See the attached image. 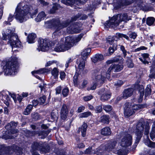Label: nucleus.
Segmentation results:
<instances>
[{
  "mask_svg": "<svg viewBox=\"0 0 155 155\" xmlns=\"http://www.w3.org/2000/svg\"><path fill=\"white\" fill-rule=\"evenodd\" d=\"M114 41H116L114 36L113 37L109 36L106 39V43H109L110 45H112V44L114 43Z\"/></svg>",
  "mask_w": 155,
  "mask_h": 155,
  "instance_id": "c03bdc74",
  "label": "nucleus"
},
{
  "mask_svg": "<svg viewBox=\"0 0 155 155\" xmlns=\"http://www.w3.org/2000/svg\"><path fill=\"white\" fill-rule=\"evenodd\" d=\"M18 5L15 9V18L18 19L20 22L22 23L24 20L25 16L26 15H25V13L21 8H18Z\"/></svg>",
  "mask_w": 155,
  "mask_h": 155,
  "instance_id": "ddd939ff",
  "label": "nucleus"
},
{
  "mask_svg": "<svg viewBox=\"0 0 155 155\" xmlns=\"http://www.w3.org/2000/svg\"><path fill=\"white\" fill-rule=\"evenodd\" d=\"M88 127V125L87 123L84 122L81 127L78 128V131L79 132H81V136L83 137L86 136V132Z\"/></svg>",
  "mask_w": 155,
  "mask_h": 155,
  "instance_id": "412c9836",
  "label": "nucleus"
},
{
  "mask_svg": "<svg viewBox=\"0 0 155 155\" xmlns=\"http://www.w3.org/2000/svg\"><path fill=\"white\" fill-rule=\"evenodd\" d=\"M51 129H49L47 130L39 131V136H41V138H46L51 132Z\"/></svg>",
  "mask_w": 155,
  "mask_h": 155,
  "instance_id": "c85d7f7f",
  "label": "nucleus"
},
{
  "mask_svg": "<svg viewBox=\"0 0 155 155\" xmlns=\"http://www.w3.org/2000/svg\"><path fill=\"white\" fill-rule=\"evenodd\" d=\"M103 108L107 113L113 109L112 106L110 105H103Z\"/></svg>",
  "mask_w": 155,
  "mask_h": 155,
  "instance_id": "8fccbe9b",
  "label": "nucleus"
},
{
  "mask_svg": "<svg viewBox=\"0 0 155 155\" xmlns=\"http://www.w3.org/2000/svg\"><path fill=\"white\" fill-rule=\"evenodd\" d=\"M91 48H88L83 50L81 53V57L78 58L76 61V63L78 64L79 72L83 71L85 67V61L91 52Z\"/></svg>",
  "mask_w": 155,
  "mask_h": 155,
  "instance_id": "20e7f679",
  "label": "nucleus"
},
{
  "mask_svg": "<svg viewBox=\"0 0 155 155\" xmlns=\"http://www.w3.org/2000/svg\"><path fill=\"white\" fill-rule=\"evenodd\" d=\"M100 122L104 124H108L110 123L109 116L108 115H103L100 118Z\"/></svg>",
  "mask_w": 155,
  "mask_h": 155,
  "instance_id": "b1692460",
  "label": "nucleus"
},
{
  "mask_svg": "<svg viewBox=\"0 0 155 155\" xmlns=\"http://www.w3.org/2000/svg\"><path fill=\"white\" fill-rule=\"evenodd\" d=\"M119 59L117 62H118L117 64H112L108 69L106 74L109 75V77H110L111 72L114 71V72H117L120 71L123 69L124 59L120 56Z\"/></svg>",
  "mask_w": 155,
  "mask_h": 155,
  "instance_id": "423d86ee",
  "label": "nucleus"
},
{
  "mask_svg": "<svg viewBox=\"0 0 155 155\" xmlns=\"http://www.w3.org/2000/svg\"><path fill=\"white\" fill-rule=\"evenodd\" d=\"M120 56V55L115 56L111 59L107 61L106 63L107 64H114V63L117 62L119 61Z\"/></svg>",
  "mask_w": 155,
  "mask_h": 155,
  "instance_id": "473e14b6",
  "label": "nucleus"
},
{
  "mask_svg": "<svg viewBox=\"0 0 155 155\" xmlns=\"http://www.w3.org/2000/svg\"><path fill=\"white\" fill-rule=\"evenodd\" d=\"M38 41V47L42 51H45L46 50L47 48L51 47L54 45V43L48 38L43 39L41 38H39Z\"/></svg>",
  "mask_w": 155,
  "mask_h": 155,
  "instance_id": "6e6552de",
  "label": "nucleus"
},
{
  "mask_svg": "<svg viewBox=\"0 0 155 155\" xmlns=\"http://www.w3.org/2000/svg\"><path fill=\"white\" fill-rule=\"evenodd\" d=\"M8 133H10L11 134H14L18 132V130L17 129H15L12 128L8 131Z\"/></svg>",
  "mask_w": 155,
  "mask_h": 155,
  "instance_id": "e2e57ef3",
  "label": "nucleus"
},
{
  "mask_svg": "<svg viewBox=\"0 0 155 155\" xmlns=\"http://www.w3.org/2000/svg\"><path fill=\"white\" fill-rule=\"evenodd\" d=\"M46 69L45 68H40L38 70L34 71L31 72L32 75H35V74H41L45 73L46 72Z\"/></svg>",
  "mask_w": 155,
  "mask_h": 155,
  "instance_id": "79ce46f5",
  "label": "nucleus"
},
{
  "mask_svg": "<svg viewBox=\"0 0 155 155\" xmlns=\"http://www.w3.org/2000/svg\"><path fill=\"white\" fill-rule=\"evenodd\" d=\"M135 113V111L132 110L131 105L126 104L124 108V114L125 116L130 117Z\"/></svg>",
  "mask_w": 155,
  "mask_h": 155,
  "instance_id": "f3484780",
  "label": "nucleus"
},
{
  "mask_svg": "<svg viewBox=\"0 0 155 155\" xmlns=\"http://www.w3.org/2000/svg\"><path fill=\"white\" fill-rule=\"evenodd\" d=\"M31 117L34 121H36L41 119V116L37 112H34L31 114Z\"/></svg>",
  "mask_w": 155,
  "mask_h": 155,
  "instance_id": "49530a36",
  "label": "nucleus"
},
{
  "mask_svg": "<svg viewBox=\"0 0 155 155\" xmlns=\"http://www.w3.org/2000/svg\"><path fill=\"white\" fill-rule=\"evenodd\" d=\"M115 38L116 39V41H117L118 39L123 38V34L120 33H117L116 34V35H115Z\"/></svg>",
  "mask_w": 155,
  "mask_h": 155,
  "instance_id": "774afa93",
  "label": "nucleus"
},
{
  "mask_svg": "<svg viewBox=\"0 0 155 155\" xmlns=\"http://www.w3.org/2000/svg\"><path fill=\"white\" fill-rule=\"evenodd\" d=\"M45 16V14L44 12H41L38 15L36 18H35V20L37 22H39L43 20Z\"/></svg>",
  "mask_w": 155,
  "mask_h": 155,
  "instance_id": "2f4dec72",
  "label": "nucleus"
},
{
  "mask_svg": "<svg viewBox=\"0 0 155 155\" xmlns=\"http://www.w3.org/2000/svg\"><path fill=\"white\" fill-rule=\"evenodd\" d=\"M32 107H36L38 104L39 105V103L38 100L37 99H34L32 101Z\"/></svg>",
  "mask_w": 155,
  "mask_h": 155,
  "instance_id": "052dcab7",
  "label": "nucleus"
},
{
  "mask_svg": "<svg viewBox=\"0 0 155 155\" xmlns=\"http://www.w3.org/2000/svg\"><path fill=\"white\" fill-rule=\"evenodd\" d=\"M60 7V5L57 3H54L53 4V6L48 11L50 14H55L56 12L58 10Z\"/></svg>",
  "mask_w": 155,
  "mask_h": 155,
  "instance_id": "a878e982",
  "label": "nucleus"
},
{
  "mask_svg": "<svg viewBox=\"0 0 155 155\" xmlns=\"http://www.w3.org/2000/svg\"><path fill=\"white\" fill-rule=\"evenodd\" d=\"M117 142L115 141H110L104 146H101L98 148L97 152L102 155L105 151H111L112 149L114 148L117 144Z\"/></svg>",
  "mask_w": 155,
  "mask_h": 155,
  "instance_id": "1a4fd4ad",
  "label": "nucleus"
},
{
  "mask_svg": "<svg viewBox=\"0 0 155 155\" xmlns=\"http://www.w3.org/2000/svg\"><path fill=\"white\" fill-rule=\"evenodd\" d=\"M126 150L124 149H120L118 150L117 153L118 155H126Z\"/></svg>",
  "mask_w": 155,
  "mask_h": 155,
  "instance_id": "13d9d810",
  "label": "nucleus"
},
{
  "mask_svg": "<svg viewBox=\"0 0 155 155\" xmlns=\"http://www.w3.org/2000/svg\"><path fill=\"white\" fill-rule=\"evenodd\" d=\"M69 92V90L68 88L67 87H64L62 91V94L63 97H67L68 95Z\"/></svg>",
  "mask_w": 155,
  "mask_h": 155,
  "instance_id": "de8ad7c7",
  "label": "nucleus"
},
{
  "mask_svg": "<svg viewBox=\"0 0 155 155\" xmlns=\"http://www.w3.org/2000/svg\"><path fill=\"white\" fill-rule=\"evenodd\" d=\"M109 19L114 23V25L117 27L119 25V23L118 22L117 20L118 18V16L117 15H114L112 17H109Z\"/></svg>",
  "mask_w": 155,
  "mask_h": 155,
  "instance_id": "a19ab883",
  "label": "nucleus"
},
{
  "mask_svg": "<svg viewBox=\"0 0 155 155\" xmlns=\"http://www.w3.org/2000/svg\"><path fill=\"white\" fill-rule=\"evenodd\" d=\"M131 3V1H127V0H117L115 4L114 8L118 10L122 7L130 5Z\"/></svg>",
  "mask_w": 155,
  "mask_h": 155,
  "instance_id": "4468645a",
  "label": "nucleus"
},
{
  "mask_svg": "<svg viewBox=\"0 0 155 155\" xmlns=\"http://www.w3.org/2000/svg\"><path fill=\"white\" fill-rule=\"evenodd\" d=\"M128 16L127 14H123L122 17L121 21H128L129 19L128 18Z\"/></svg>",
  "mask_w": 155,
  "mask_h": 155,
  "instance_id": "4d7b16f0",
  "label": "nucleus"
},
{
  "mask_svg": "<svg viewBox=\"0 0 155 155\" xmlns=\"http://www.w3.org/2000/svg\"><path fill=\"white\" fill-rule=\"evenodd\" d=\"M104 59L103 55L101 54H96L95 56L91 58L92 61L95 63L97 61H101Z\"/></svg>",
  "mask_w": 155,
  "mask_h": 155,
  "instance_id": "bb28decb",
  "label": "nucleus"
},
{
  "mask_svg": "<svg viewBox=\"0 0 155 155\" xmlns=\"http://www.w3.org/2000/svg\"><path fill=\"white\" fill-rule=\"evenodd\" d=\"M52 27L54 29L55 32H56L60 30L61 28V23L59 20H54L51 22Z\"/></svg>",
  "mask_w": 155,
  "mask_h": 155,
  "instance_id": "4be33fe9",
  "label": "nucleus"
},
{
  "mask_svg": "<svg viewBox=\"0 0 155 155\" xmlns=\"http://www.w3.org/2000/svg\"><path fill=\"white\" fill-rule=\"evenodd\" d=\"M46 97L45 95L39 97L38 100L39 103V105H45L46 103Z\"/></svg>",
  "mask_w": 155,
  "mask_h": 155,
  "instance_id": "72a5a7b5",
  "label": "nucleus"
},
{
  "mask_svg": "<svg viewBox=\"0 0 155 155\" xmlns=\"http://www.w3.org/2000/svg\"><path fill=\"white\" fill-rule=\"evenodd\" d=\"M2 98L1 100L4 103L6 104L7 106L9 105V102L10 101V98L9 96L7 94H2Z\"/></svg>",
  "mask_w": 155,
  "mask_h": 155,
  "instance_id": "cd10ccee",
  "label": "nucleus"
},
{
  "mask_svg": "<svg viewBox=\"0 0 155 155\" xmlns=\"http://www.w3.org/2000/svg\"><path fill=\"white\" fill-rule=\"evenodd\" d=\"M75 40L73 37L68 36L65 38L64 44L60 43L57 44L54 48L56 52H64L70 49L75 43Z\"/></svg>",
  "mask_w": 155,
  "mask_h": 155,
  "instance_id": "7ed1b4c3",
  "label": "nucleus"
},
{
  "mask_svg": "<svg viewBox=\"0 0 155 155\" xmlns=\"http://www.w3.org/2000/svg\"><path fill=\"white\" fill-rule=\"evenodd\" d=\"M84 35V34L83 33H81L79 35H78V36L75 39L74 38V39L75 40V43L76 42V41L77 42L81 40V38H82ZM73 37L74 38V37Z\"/></svg>",
  "mask_w": 155,
  "mask_h": 155,
  "instance_id": "680f3d73",
  "label": "nucleus"
},
{
  "mask_svg": "<svg viewBox=\"0 0 155 155\" xmlns=\"http://www.w3.org/2000/svg\"><path fill=\"white\" fill-rule=\"evenodd\" d=\"M32 149L33 150L40 151L41 153H46L50 152V145L47 143L34 142L32 145Z\"/></svg>",
  "mask_w": 155,
  "mask_h": 155,
  "instance_id": "0eeeda50",
  "label": "nucleus"
},
{
  "mask_svg": "<svg viewBox=\"0 0 155 155\" xmlns=\"http://www.w3.org/2000/svg\"><path fill=\"white\" fill-rule=\"evenodd\" d=\"M15 28L7 29L2 33V39L5 41L8 40V43L9 44L12 48H22L21 43L18 38L17 34L15 33Z\"/></svg>",
  "mask_w": 155,
  "mask_h": 155,
  "instance_id": "f257e3e1",
  "label": "nucleus"
},
{
  "mask_svg": "<svg viewBox=\"0 0 155 155\" xmlns=\"http://www.w3.org/2000/svg\"><path fill=\"white\" fill-rule=\"evenodd\" d=\"M126 58V63L127 66L129 68H133L134 66V64L132 60L129 57H127Z\"/></svg>",
  "mask_w": 155,
  "mask_h": 155,
  "instance_id": "4c0bfd02",
  "label": "nucleus"
},
{
  "mask_svg": "<svg viewBox=\"0 0 155 155\" xmlns=\"http://www.w3.org/2000/svg\"><path fill=\"white\" fill-rule=\"evenodd\" d=\"M141 56L143 57V60H147V59L149 58V54L148 53H144L141 54Z\"/></svg>",
  "mask_w": 155,
  "mask_h": 155,
  "instance_id": "338daca9",
  "label": "nucleus"
},
{
  "mask_svg": "<svg viewBox=\"0 0 155 155\" xmlns=\"http://www.w3.org/2000/svg\"><path fill=\"white\" fill-rule=\"evenodd\" d=\"M117 48L118 45L117 43H114L110 45L108 50L107 52L104 54V56H109L112 55L115 51L117 50Z\"/></svg>",
  "mask_w": 155,
  "mask_h": 155,
  "instance_id": "a211bd4d",
  "label": "nucleus"
},
{
  "mask_svg": "<svg viewBox=\"0 0 155 155\" xmlns=\"http://www.w3.org/2000/svg\"><path fill=\"white\" fill-rule=\"evenodd\" d=\"M79 23L78 22L74 23L68 28V32L69 33L73 34L78 33L81 31L80 27L79 26Z\"/></svg>",
  "mask_w": 155,
  "mask_h": 155,
  "instance_id": "f8f14e48",
  "label": "nucleus"
},
{
  "mask_svg": "<svg viewBox=\"0 0 155 155\" xmlns=\"http://www.w3.org/2000/svg\"><path fill=\"white\" fill-rule=\"evenodd\" d=\"M132 136L129 134H125L121 139V145L126 148L131 146L132 144Z\"/></svg>",
  "mask_w": 155,
  "mask_h": 155,
  "instance_id": "9d476101",
  "label": "nucleus"
},
{
  "mask_svg": "<svg viewBox=\"0 0 155 155\" xmlns=\"http://www.w3.org/2000/svg\"><path fill=\"white\" fill-rule=\"evenodd\" d=\"M67 106L65 104L62 105L60 111V118L62 120H65L67 118L68 113Z\"/></svg>",
  "mask_w": 155,
  "mask_h": 155,
  "instance_id": "dca6fc26",
  "label": "nucleus"
},
{
  "mask_svg": "<svg viewBox=\"0 0 155 155\" xmlns=\"http://www.w3.org/2000/svg\"><path fill=\"white\" fill-rule=\"evenodd\" d=\"M13 151L18 155H20L22 153V149L20 147L16 146L15 147H14L12 148Z\"/></svg>",
  "mask_w": 155,
  "mask_h": 155,
  "instance_id": "a18cd8bd",
  "label": "nucleus"
},
{
  "mask_svg": "<svg viewBox=\"0 0 155 155\" xmlns=\"http://www.w3.org/2000/svg\"><path fill=\"white\" fill-rule=\"evenodd\" d=\"M81 73V72L80 73L79 72L78 73L77 72H75V74L73 77V83L74 86L78 85V78Z\"/></svg>",
  "mask_w": 155,
  "mask_h": 155,
  "instance_id": "e433bc0d",
  "label": "nucleus"
},
{
  "mask_svg": "<svg viewBox=\"0 0 155 155\" xmlns=\"http://www.w3.org/2000/svg\"><path fill=\"white\" fill-rule=\"evenodd\" d=\"M59 72L58 69L56 68H54L52 70L51 73L52 75L53 76L54 79H57L58 78Z\"/></svg>",
  "mask_w": 155,
  "mask_h": 155,
  "instance_id": "58836bf2",
  "label": "nucleus"
},
{
  "mask_svg": "<svg viewBox=\"0 0 155 155\" xmlns=\"http://www.w3.org/2000/svg\"><path fill=\"white\" fill-rule=\"evenodd\" d=\"M104 28L105 29H108L109 28H113L116 27L114 23L111 22L110 20H109L106 21L105 23L104 24Z\"/></svg>",
  "mask_w": 155,
  "mask_h": 155,
  "instance_id": "7c9ffc66",
  "label": "nucleus"
},
{
  "mask_svg": "<svg viewBox=\"0 0 155 155\" xmlns=\"http://www.w3.org/2000/svg\"><path fill=\"white\" fill-rule=\"evenodd\" d=\"M19 67L18 58L16 56L11 57L6 61L3 67L5 74L15 75L17 73V70Z\"/></svg>",
  "mask_w": 155,
  "mask_h": 155,
  "instance_id": "f03ea898",
  "label": "nucleus"
},
{
  "mask_svg": "<svg viewBox=\"0 0 155 155\" xmlns=\"http://www.w3.org/2000/svg\"><path fill=\"white\" fill-rule=\"evenodd\" d=\"M36 35L34 33H31L28 34L27 37V41L28 43L32 44L35 41Z\"/></svg>",
  "mask_w": 155,
  "mask_h": 155,
  "instance_id": "5701e85b",
  "label": "nucleus"
},
{
  "mask_svg": "<svg viewBox=\"0 0 155 155\" xmlns=\"http://www.w3.org/2000/svg\"><path fill=\"white\" fill-rule=\"evenodd\" d=\"M145 124V122L142 120H139L138 121L136 126V129L135 130V133L136 136L135 143L137 145L140 142L143 134L144 127Z\"/></svg>",
  "mask_w": 155,
  "mask_h": 155,
  "instance_id": "39448f33",
  "label": "nucleus"
},
{
  "mask_svg": "<svg viewBox=\"0 0 155 155\" xmlns=\"http://www.w3.org/2000/svg\"><path fill=\"white\" fill-rule=\"evenodd\" d=\"M66 2L69 5H73L75 2H78V3L84 5L85 4L87 0H66Z\"/></svg>",
  "mask_w": 155,
  "mask_h": 155,
  "instance_id": "393cba45",
  "label": "nucleus"
},
{
  "mask_svg": "<svg viewBox=\"0 0 155 155\" xmlns=\"http://www.w3.org/2000/svg\"><path fill=\"white\" fill-rule=\"evenodd\" d=\"M129 37L130 38L135 39L137 37V34L135 32H132L129 35Z\"/></svg>",
  "mask_w": 155,
  "mask_h": 155,
  "instance_id": "0e129e2a",
  "label": "nucleus"
},
{
  "mask_svg": "<svg viewBox=\"0 0 155 155\" xmlns=\"http://www.w3.org/2000/svg\"><path fill=\"white\" fill-rule=\"evenodd\" d=\"M33 109L32 106L31 104H30L28 105L23 113L24 115H27L31 113Z\"/></svg>",
  "mask_w": 155,
  "mask_h": 155,
  "instance_id": "c9c22d12",
  "label": "nucleus"
},
{
  "mask_svg": "<svg viewBox=\"0 0 155 155\" xmlns=\"http://www.w3.org/2000/svg\"><path fill=\"white\" fill-rule=\"evenodd\" d=\"M66 76V74L63 71H61L60 72V78L61 80H64Z\"/></svg>",
  "mask_w": 155,
  "mask_h": 155,
  "instance_id": "864d4df0",
  "label": "nucleus"
},
{
  "mask_svg": "<svg viewBox=\"0 0 155 155\" xmlns=\"http://www.w3.org/2000/svg\"><path fill=\"white\" fill-rule=\"evenodd\" d=\"M11 147L5 145H0V155H11Z\"/></svg>",
  "mask_w": 155,
  "mask_h": 155,
  "instance_id": "2eb2a0df",
  "label": "nucleus"
},
{
  "mask_svg": "<svg viewBox=\"0 0 155 155\" xmlns=\"http://www.w3.org/2000/svg\"><path fill=\"white\" fill-rule=\"evenodd\" d=\"M94 97L91 95L84 96L83 97V100L85 101H87L92 99Z\"/></svg>",
  "mask_w": 155,
  "mask_h": 155,
  "instance_id": "6e6d98bb",
  "label": "nucleus"
},
{
  "mask_svg": "<svg viewBox=\"0 0 155 155\" xmlns=\"http://www.w3.org/2000/svg\"><path fill=\"white\" fill-rule=\"evenodd\" d=\"M92 115V114L91 113L90 111H88L79 114V117L81 118H87L90 116H91Z\"/></svg>",
  "mask_w": 155,
  "mask_h": 155,
  "instance_id": "ea45409f",
  "label": "nucleus"
},
{
  "mask_svg": "<svg viewBox=\"0 0 155 155\" xmlns=\"http://www.w3.org/2000/svg\"><path fill=\"white\" fill-rule=\"evenodd\" d=\"M148 86V85L147 86L145 91V97H146L150 95L152 92V89L150 87H149Z\"/></svg>",
  "mask_w": 155,
  "mask_h": 155,
  "instance_id": "3c124183",
  "label": "nucleus"
},
{
  "mask_svg": "<svg viewBox=\"0 0 155 155\" xmlns=\"http://www.w3.org/2000/svg\"><path fill=\"white\" fill-rule=\"evenodd\" d=\"M9 95H10L11 97L12 98L14 101L15 103H17V98H16V96L15 94L13 93L12 94L11 93H10L9 92Z\"/></svg>",
  "mask_w": 155,
  "mask_h": 155,
  "instance_id": "69168bd1",
  "label": "nucleus"
},
{
  "mask_svg": "<svg viewBox=\"0 0 155 155\" xmlns=\"http://www.w3.org/2000/svg\"><path fill=\"white\" fill-rule=\"evenodd\" d=\"M71 23V21H70V20L68 19L64 21H62L61 24V25L64 28H65L68 26Z\"/></svg>",
  "mask_w": 155,
  "mask_h": 155,
  "instance_id": "603ef678",
  "label": "nucleus"
},
{
  "mask_svg": "<svg viewBox=\"0 0 155 155\" xmlns=\"http://www.w3.org/2000/svg\"><path fill=\"white\" fill-rule=\"evenodd\" d=\"M140 82H136L135 83L133 84V89L134 91H140L142 90H143L144 88L143 85H140L139 84Z\"/></svg>",
  "mask_w": 155,
  "mask_h": 155,
  "instance_id": "c756f323",
  "label": "nucleus"
},
{
  "mask_svg": "<svg viewBox=\"0 0 155 155\" xmlns=\"http://www.w3.org/2000/svg\"><path fill=\"white\" fill-rule=\"evenodd\" d=\"M102 106V104H101L95 107L94 110L96 113L99 114L102 112L103 109Z\"/></svg>",
  "mask_w": 155,
  "mask_h": 155,
  "instance_id": "09e8293b",
  "label": "nucleus"
},
{
  "mask_svg": "<svg viewBox=\"0 0 155 155\" xmlns=\"http://www.w3.org/2000/svg\"><path fill=\"white\" fill-rule=\"evenodd\" d=\"M134 90L132 88H129L125 89L123 92V97L126 99L131 96L133 94Z\"/></svg>",
  "mask_w": 155,
  "mask_h": 155,
  "instance_id": "6ab92c4d",
  "label": "nucleus"
},
{
  "mask_svg": "<svg viewBox=\"0 0 155 155\" xmlns=\"http://www.w3.org/2000/svg\"><path fill=\"white\" fill-rule=\"evenodd\" d=\"M101 94V100L103 102H105L110 98L111 96L112 93L107 89L102 88L100 91Z\"/></svg>",
  "mask_w": 155,
  "mask_h": 155,
  "instance_id": "9b49d317",
  "label": "nucleus"
},
{
  "mask_svg": "<svg viewBox=\"0 0 155 155\" xmlns=\"http://www.w3.org/2000/svg\"><path fill=\"white\" fill-rule=\"evenodd\" d=\"M31 5H24L22 7L23 12H24L25 14V15H27L28 14H31V12H30L31 11Z\"/></svg>",
  "mask_w": 155,
  "mask_h": 155,
  "instance_id": "f704fd0d",
  "label": "nucleus"
},
{
  "mask_svg": "<svg viewBox=\"0 0 155 155\" xmlns=\"http://www.w3.org/2000/svg\"><path fill=\"white\" fill-rule=\"evenodd\" d=\"M100 133L104 136H110L112 132L110 128L108 126H106L102 128L101 130Z\"/></svg>",
  "mask_w": 155,
  "mask_h": 155,
  "instance_id": "aec40b11",
  "label": "nucleus"
},
{
  "mask_svg": "<svg viewBox=\"0 0 155 155\" xmlns=\"http://www.w3.org/2000/svg\"><path fill=\"white\" fill-rule=\"evenodd\" d=\"M155 22V18L153 17H148L146 20V24L149 26L153 25Z\"/></svg>",
  "mask_w": 155,
  "mask_h": 155,
  "instance_id": "37998d69",
  "label": "nucleus"
},
{
  "mask_svg": "<svg viewBox=\"0 0 155 155\" xmlns=\"http://www.w3.org/2000/svg\"><path fill=\"white\" fill-rule=\"evenodd\" d=\"M85 108V107L83 105H81L79 107L77 110L76 112L78 113H80L84 111Z\"/></svg>",
  "mask_w": 155,
  "mask_h": 155,
  "instance_id": "bf43d9fd",
  "label": "nucleus"
},
{
  "mask_svg": "<svg viewBox=\"0 0 155 155\" xmlns=\"http://www.w3.org/2000/svg\"><path fill=\"white\" fill-rule=\"evenodd\" d=\"M145 130L144 131V134L148 136L149 132L150 127L149 126V124H147L146 125L145 124Z\"/></svg>",
  "mask_w": 155,
  "mask_h": 155,
  "instance_id": "5fc2aeb1",
  "label": "nucleus"
}]
</instances>
